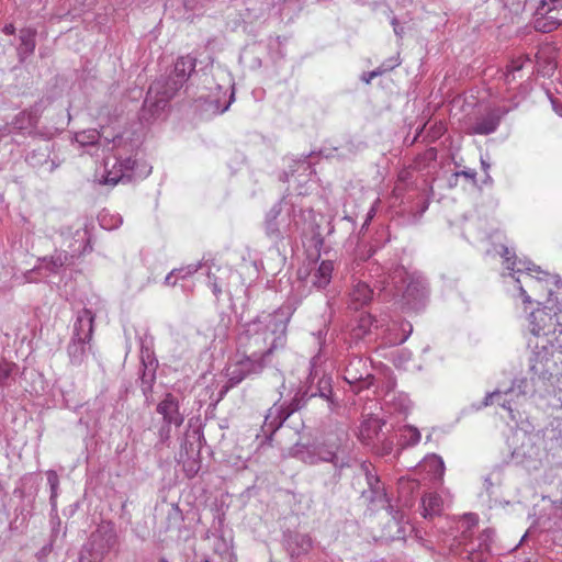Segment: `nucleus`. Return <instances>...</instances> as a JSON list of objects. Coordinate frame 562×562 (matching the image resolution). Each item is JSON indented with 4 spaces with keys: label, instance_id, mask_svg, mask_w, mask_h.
<instances>
[{
    "label": "nucleus",
    "instance_id": "nucleus-16",
    "mask_svg": "<svg viewBox=\"0 0 562 562\" xmlns=\"http://www.w3.org/2000/svg\"><path fill=\"white\" fill-rule=\"evenodd\" d=\"M15 364L5 360H0V385H4L13 372Z\"/></svg>",
    "mask_w": 562,
    "mask_h": 562
},
{
    "label": "nucleus",
    "instance_id": "nucleus-19",
    "mask_svg": "<svg viewBox=\"0 0 562 562\" xmlns=\"http://www.w3.org/2000/svg\"><path fill=\"white\" fill-rule=\"evenodd\" d=\"M3 32H4L5 34H8V35H12V34H14V32H15V26H14L13 24H11V23H10V24H7V25H4V27H3Z\"/></svg>",
    "mask_w": 562,
    "mask_h": 562
},
{
    "label": "nucleus",
    "instance_id": "nucleus-5",
    "mask_svg": "<svg viewBox=\"0 0 562 562\" xmlns=\"http://www.w3.org/2000/svg\"><path fill=\"white\" fill-rule=\"evenodd\" d=\"M364 367V362L361 359L351 361L345 369V380L350 385L355 386V392L369 389L372 384L373 376L368 372H359V368Z\"/></svg>",
    "mask_w": 562,
    "mask_h": 562
},
{
    "label": "nucleus",
    "instance_id": "nucleus-12",
    "mask_svg": "<svg viewBox=\"0 0 562 562\" xmlns=\"http://www.w3.org/2000/svg\"><path fill=\"white\" fill-rule=\"evenodd\" d=\"M20 41L21 45L19 48V54H31L35 48V31L31 29H24L20 32Z\"/></svg>",
    "mask_w": 562,
    "mask_h": 562
},
{
    "label": "nucleus",
    "instance_id": "nucleus-27",
    "mask_svg": "<svg viewBox=\"0 0 562 562\" xmlns=\"http://www.w3.org/2000/svg\"><path fill=\"white\" fill-rule=\"evenodd\" d=\"M160 562H168V561H167V560H165V559H161V560H160Z\"/></svg>",
    "mask_w": 562,
    "mask_h": 562
},
{
    "label": "nucleus",
    "instance_id": "nucleus-22",
    "mask_svg": "<svg viewBox=\"0 0 562 562\" xmlns=\"http://www.w3.org/2000/svg\"><path fill=\"white\" fill-rule=\"evenodd\" d=\"M85 313L90 315V322L92 323L94 317L91 315L90 311L86 310Z\"/></svg>",
    "mask_w": 562,
    "mask_h": 562
},
{
    "label": "nucleus",
    "instance_id": "nucleus-8",
    "mask_svg": "<svg viewBox=\"0 0 562 562\" xmlns=\"http://www.w3.org/2000/svg\"><path fill=\"white\" fill-rule=\"evenodd\" d=\"M334 262L323 260L318 267L311 272V282L317 289H325L331 281Z\"/></svg>",
    "mask_w": 562,
    "mask_h": 562
},
{
    "label": "nucleus",
    "instance_id": "nucleus-6",
    "mask_svg": "<svg viewBox=\"0 0 562 562\" xmlns=\"http://www.w3.org/2000/svg\"><path fill=\"white\" fill-rule=\"evenodd\" d=\"M254 372V363L250 359H244L237 362L232 371L228 372L227 384L221 391V398L234 386Z\"/></svg>",
    "mask_w": 562,
    "mask_h": 562
},
{
    "label": "nucleus",
    "instance_id": "nucleus-10",
    "mask_svg": "<svg viewBox=\"0 0 562 562\" xmlns=\"http://www.w3.org/2000/svg\"><path fill=\"white\" fill-rule=\"evenodd\" d=\"M423 516L425 518H431L439 515L442 507V499L436 493H428L422 499Z\"/></svg>",
    "mask_w": 562,
    "mask_h": 562
},
{
    "label": "nucleus",
    "instance_id": "nucleus-21",
    "mask_svg": "<svg viewBox=\"0 0 562 562\" xmlns=\"http://www.w3.org/2000/svg\"><path fill=\"white\" fill-rule=\"evenodd\" d=\"M518 69H520V66H513L512 68L508 69V71H515Z\"/></svg>",
    "mask_w": 562,
    "mask_h": 562
},
{
    "label": "nucleus",
    "instance_id": "nucleus-15",
    "mask_svg": "<svg viewBox=\"0 0 562 562\" xmlns=\"http://www.w3.org/2000/svg\"><path fill=\"white\" fill-rule=\"evenodd\" d=\"M426 464L429 467L436 475L441 477L445 472V463L443 460L436 454H432L426 459Z\"/></svg>",
    "mask_w": 562,
    "mask_h": 562
},
{
    "label": "nucleus",
    "instance_id": "nucleus-17",
    "mask_svg": "<svg viewBox=\"0 0 562 562\" xmlns=\"http://www.w3.org/2000/svg\"><path fill=\"white\" fill-rule=\"evenodd\" d=\"M47 482L50 486V498L54 499L57 496V490L59 485V477L55 471L47 472Z\"/></svg>",
    "mask_w": 562,
    "mask_h": 562
},
{
    "label": "nucleus",
    "instance_id": "nucleus-18",
    "mask_svg": "<svg viewBox=\"0 0 562 562\" xmlns=\"http://www.w3.org/2000/svg\"><path fill=\"white\" fill-rule=\"evenodd\" d=\"M122 176H112L111 172H109L104 179H103V183L105 184H111V186H115L120 179H121Z\"/></svg>",
    "mask_w": 562,
    "mask_h": 562
},
{
    "label": "nucleus",
    "instance_id": "nucleus-2",
    "mask_svg": "<svg viewBox=\"0 0 562 562\" xmlns=\"http://www.w3.org/2000/svg\"><path fill=\"white\" fill-rule=\"evenodd\" d=\"M522 279L518 278L517 282L524 283L527 289L520 285V294L525 297V302H531L532 300L541 303L540 300L550 297L555 286V279L552 274L541 270H530L524 273ZM550 299H548V302Z\"/></svg>",
    "mask_w": 562,
    "mask_h": 562
},
{
    "label": "nucleus",
    "instance_id": "nucleus-25",
    "mask_svg": "<svg viewBox=\"0 0 562 562\" xmlns=\"http://www.w3.org/2000/svg\"><path fill=\"white\" fill-rule=\"evenodd\" d=\"M214 292L215 293L221 292V289H218L216 285H214Z\"/></svg>",
    "mask_w": 562,
    "mask_h": 562
},
{
    "label": "nucleus",
    "instance_id": "nucleus-7",
    "mask_svg": "<svg viewBox=\"0 0 562 562\" xmlns=\"http://www.w3.org/2000/svg\"><path fill=\"white\" fill-rule=\"evenodd\" d=\"M157 412L164 416L168 424L180 426L183 422L178 412V403L171 394H168L157 406Z\"/></svg>",
    "mask_w": 562,
    "mask_h": 562
},
{
    "label": "nucleus",
    "instance_id": "nucleus-3",
    "mask_svg": "<svg viewBox=\"0 0 562 562\" xmlns=\"http://www.w3.org/2000/svg\"><path fill=\"white\" fill-rule=\"evenodd\" d=\"M560 324V316L555 312L554 306L544 305L538 307L529 316L530 331L535 336H546L555 330L557 325Z\"/></svg>",
    "mask_w": 562,
    "mask_h": 562
},
{
    "label": "nucleus",
    "instance_id": "nucleus-14",
    "mask_svg": "<svg viewBox=\"0 0 562 562\" xmlns=\"http://www.w3.org/2000/svg\"><path fill=\"white\" fill-rule=\"evenodd\" d=\"M401 431V438L404 445L415 446L420 441L422 436L416 427L405 426Z\"/></svg>",
    "mask_w": 562,
    "mask_h": 562
},
{
    "label": "nucleus",
    "instance_id": "nucleus-1",
    "mask_svg": "<svg viewBox=\"0 0 562 562\" xmlns=\"http://www.w3.org/2000/svg\"><path fill=\"white\" fill-rule=\"evenodd\" d=\"M196 59L190 55L177 58L172 75L166 83L155 82L148 89L144 108L153 116L159 115L179 89L195 70Z\"/></svg>",
    "mask_w": 562,
    "mask_h": 562
},
{
    "label": "nucleus",
    "instance_id": "nucleus-4",
    "mask_svg": "<svg viewBox=\"0 0 562 562\" xmlns=\"http://www.w3.org/2000/svg\"><path fill=\"white\" fill-rule=\"evenodd\" d=\"M538 13L544 15V22L537 21V30L551 32L562 23V0H541Z\"/></svg>",
    "mask_w": 562,
    "mask_h": 562
},
{
    "label": "nucleus",
    "instance_id": "nucleus-20",
    "mask_svg": "<svg viewBox=\"0 0 562 562\" xmlns=\"http://www.w3.org/2000/svg\"><path fill=\"white\" fill-rule=\"evenodd\" d=\"M176 272V270H172L167 277H166V283L173 285L175 282H171V277Z\"/></svg>",
    "mask_w": 562,
    "mask_h": 562
},
{
    "label": "nucleus",
    "instance_id": "nucleus-9",
    "mask_svg": "<svg viewBox=\"0 0 562 562\" xmlns=\"http://www.w3.org/2000/svg\"><path fill=\"white\" fill-rule=\"evenodd\" d=\"M372 296L373 291L367 283L361 281L357 282L350 292V300L355 310H359L368 305L371 302Z\"/></svg>",
    "mask_w": 562,
    "mask_h": 562
},
{
    "label": "nucleus",
    "instance_id": "nucleus-13",
    "mask_svg": "<svg viewBox=\"0 0 562 562\" xmlns=\"http://www.w3.org/2000/svg\"><path fill=\"white\" fill-rule=\"evenodd\" d=\"M498 122L494 117H485L476 122L472 128V134L487 135L496 130Z\"/></svg>",
    "mask_w": 562,
    "mask_h": 562
},
{
    "label": "nucleus",
    "instance_id": "nucleus-24",
    "mask_svg": "<svg viewBox=\"0 0 562 562\" xmlns=\"http://www.w3.org/2000/svg\"><path fill=\"white\" fill-rule=\"evenodd\" d=\"M196 270H198V268L195 267L192 270L190 269L187 273L189 274V273L195 272Z\"/></svg>",
    "mask_w": 562,
    "mask_h": 562
},
{
    "label": "nucleus",
    "instance_id": "nucleus-26",
    "mask_svg": "<svg viewBox=\"0 0 562 562\" xmlns=\"http://www.w3.org/2000/svg\"><path fill=\"white\" fill-rule=\"evenodd\" d=\"M508 268H509V269H512V270H515L514 265H513V266H509V265H508Z\"/></svg>",
    "mask_w": 562,
    "mask_h": 562
},
{
    "label": "nucleus",
    "instance_id": "nucleus-23",
    "mask_svg": "<svg viewBox=\"0 0 562 562\" xmlns=\"http://www.w3.org/2000/svg\"><path fill=\"white\" fill-rule=\"evenodd\" d=\"M229 104H231V101L228 102V104H227L225 108H223V109H222V111H221V112H222V113H223V112H225V111L228 109Z\"/></svg>",
    "mask_w": 562,
    "mask_h": 562
},
{
    "label": "nucleus",
    "instance_id": "nucleus-11",
    "mask_svg": "<svg viewBox=\"0 0 562 562\" xmlns=\"http://www.w3.org/2000/svg\"><path fill=\"white\" fill-rule=\"evenodd\" d=\"M382 428L381 420L379 418H368L360 427V438L363 442L370 443V441L378 436Z\"/></svg>",
    "mask_w": 562,
    "mask_h": 562
}]
</instances>
